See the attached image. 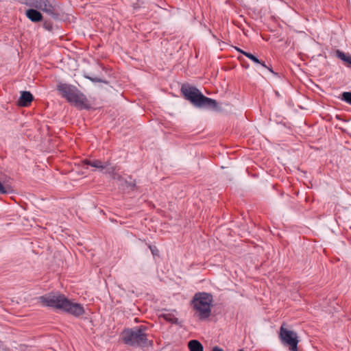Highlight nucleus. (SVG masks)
<instances>
[{
    "instance_id": "nucleus-1",
    "label": "nucleus",
    "mask_w": 351,
    "mask_h": 351,
    "mask_svg": "<svg viewBox=\"0 0 351 351\" xmlns=\"http://www.w3.org/2000/svg\"><path fill=\"white\" fill-rule=\"evenodd\" d=\"M38 300L43 306L59 309L75 317H80L85 312L82 305L71 302L63 294L50 293L39 297Z\"/></svg>"
},
{
    "instance_id": "nucleus-2",
    "label": "nucleus",
    "mask_w": 351,
    "mask_h": 351,
    "mask_svg": "<svg viewBox=\"0 0 351 351\" xmlns=\"http://www.w3.org/2000/svg\"><path fill=\"white\" fill-rule=\"evenodd\" d=\"M57 90L61 96L75 107L80 109L89 110L90 105L86 95H84L77 88L73 85L59 83L57 86Z\"/></svg>"
},
{
    "instance_id": "nucleus-3",
    "label": "nucleus",
    "mask_w": 351,
    "mask_h": 351,
    "mask_svg": "<svg viewBox=\"0 0 351 351\" xmlns=\"http://www.w3.org/2000/svg\"><path fill=\"white\" fill-rule=\"evenodd\" d=\"M181 93L184 97L189 101L195 107L216 109L217 103L215 99L204 96L197 88L188 84L181 87Z\"/></svg>"
},
{
    "instance_id": "nucleus-4",
    "label": "nucleus",
    "mask_w": 351,
    "mask_h": 351,
    "mask_svg": "<svg viewBox=\"0 0 351 351\" xmlns=\"http://www.w3.org/2000/svg\"><path fill=\"white\" fill-rule=\"evenodd\" d=\"M145 329L143 326L125 329L121 333L123 341L126 345L131 346L143 347L147 346L148 339Z\"/></svg>"
},
{
    "instance_id": "nucleus-5",
    "label": "nucleus",
    "mask_w": 351,
    "mask_h": 351,
    "mask_svg": "<svg viewBox=\"0 0 351 351\" xmlns=\"http://www.w3.org/2000/svg\"><path fill=\"white\" fill-rule=\"evenodd\" d=\"M31 8H34L50 16L54 20L60 19L61 10L56 0H25L21 1Z\"/></svg>"
},
{
    "instance_id": "nucleus-6",
    "label": "nucleus",
    "mask_w": 351,
    "mask_h": 351,
    "mask_svg": "<svg viewBox=\"0 0 351 351\" xmlns=\"http://www.w3.org/2000/svg\"><path fill=\"white\" fill-rule=\"evenodd\" d=\"M213 295L207 293H196L193 300L195 315L200 319L208 318L211 313Z\"/></svg>"
},
{
    "instance_id": "nucleus-7",
    "label": "nucleus",
    "mask_w": 351,
    "mask_h": 351,
    "mask_svg": "<svg viewBox=\"0 0 351 351\" xmlns=\"http://www.w3.org/2000/svg\"><path fill=\"white\" fill-rule=\"evenodd\" d=\"M279 337L283 345L289 346L290 351H298V336L295 331L287 328L285 323L280 328Z\"/></svg>"
},
{
    "instance_id": "nucleus-8",
    "label": "nucleus",
    "mask_w": 351,
    "mask_h": 351,
    "mask_svg": "<svg viewBox=\"0 0 351 351\" xmlns=\"http://www.w3.org/2000/svg\"><path fill=\"white\" fill-rule=\"evenodd\" d=\"M27 18L33 23H38L43 20L42 13L36 8H30L26 10Z\"/></svg>"
},
{
    "instance_id": "nucleus-9",
    "label": "nucleus",
    "mask_w": 351,
    "mask_h": 351,
    "mask_svg": "<svg viewBox=\"0 0 351 351\" xmlns=\"http://www.w3.org/2000/svg\"><path fill=\"white\" fill-rule=\"evenodd\" d=\"M33 100L34 97L29 91H22L18 100V105L22 107H27Z\"/></svg>"
},
{
    "instance_id": "nucleus-10",
    "label": "nucleus",
    "mask_w": 351,
    "mask_h": 351,
    "mask_svg": "<svg viewBox=\"0 0 351 351\" xmlns=\"http://www.w3.org/2000/svg\"><path fill=\"white\" fill-rule=\"evenodd\" d=\"M83 163L88 166H90L95 169H97L100 171H102L103 169H104L109 165L108 161L102 162L99 160H88V159L83 160Z\"/></svg>"
},
{
    "instance_id": "nucleus-11",
    "label": "nucleus",
    "mask_w": 351,
    "mask_h": 351,
    "mask_svg": "<svg viewBox=\"0 0 351 351\" xmlns=\"http://www.w3.org/2000/svg\"><path fill=\"white\" fill-rule=\"evenodd\" d=\"M188 347L190 351H204L202 344L197 340H191L188 343Z\"/></svg>"
},
{
    "instance_id": "nucleus-12",
    "label": "nucleus",
    "mask_w": 351,
    "mask_h": 351,
    "mask_svg": "<svg viewBox=\"0 0 351 351\" xmlns=\"http://www.w3.org/2000/svg\"><path fill=\"white\" fill-rule=\"evenodd\" d=\"M160 317L164 318L166 321L171 323H176V317L171 313H164L160 315Z\"/></svg>"
},
{
    "instance_id": "nucleus-13",
    "label": "nucleus",
    "mask_w": 351,
    "mask_h": 351,
    "mask_svg": "<svg viewBox=\"0 0 351 351\" xmlns=\"http://www.w3.org/2000/svg\"><path fill=\"white\" fill-rule=\"evenodd\" d=\"M337 53L338 57L341 60L351 64V57L346 56L344 53H343L339 50L337 51Z\"/></svg>"
},
{
    "instance_id": "nucleus-14",
    "label": "nucleus",
    "mask_w": 351,
    "mask_h": 351,
    "mask_svg": "<svg viewBox=\"0 0 351 351\" xmlns=\"http://www.w3.org/2000/svg\"><path fill=\"white\" fill-rule=\"evenodd\" d=\"M241 53L245 56L247 58L252 60L255 63H261V60H259L256 56H254L253 54L246 52V51H241Z\"/></svg>"
},
{
    "instance_id": "nucleus-15",
    "label": "nucleus",
    "mask_w": 351,
    "mask_h": 351,
    "mask_svg": "<svg viewBox=\"0 0 351 351\" xmlns=\"http://www.w3.org/2000/svg\"><path fill=\"white\" fill-rule=\"evenodd\" d=\"M341 99L351 105V92L343 93Z\"/></svg>"
},
{
    "instance_id": "nucleus-16",
    "label": "nucleus",
    "mask_w": 351,
    "mask_h": 351,
    "mask_svg": "<svg viewBox=\"0 0 351 351\" xmlns=\"http://www.w3.org/2000/svg\"><path fill=\"white\" fill-rule=\"evenodd\" d=\"M85 77L88 79L89 80H90L93 82H103L104 84H108V81L102 80V79L97 77H89V76L85 75Z\"/></svg>"
},
{
    "instance_id": "nucleus-17",
    "label": "nucleus",
    "mask_w": 351,
    "mask_h": 351,
    "mask_svg": "<svg viewBox=\"0 0 351 351\" xmlns=\"http://www.w3.org/2000/svg\"><path fill=\"white\" fill-rule=\"evenodd\" d=\"M148 247L150 249L152 254H153L154 256H159V250H158L156 246L149 244Z\"/></svg>"
},
{
    "instance_id": "nucleus-18",
    "label": "nucleus",
    "mask_w": 351,
    "mask_h": 351,
    "mask_svg": "<svg viewBox=\"0 0 351 351\" xmlns=\"http://www.w3.org/2000/svg\"><path fill=\"white\" fill-rule=\"evenodd\" d=\"M43 27L45 29L51 31L53 29L52 23L50 21H45L43 23Z\"/></svg>"
},
{
    "instance_id": "nucleus-19",
    "label": "nucleus",
    "mask_w": 351,
    "mask_h": 351,
    "mask_svg": "<svg viewBox=\"0 0 351 351\" xmlns=\"http://www.w3.org/2000/svg\"><path fill=\"white\" fill-rule=\"evenodd\" d=\"M6 193H8V189L0 182V194H6Z\"/></svg>"
},
{
    "instance_id": "nucleus-20",
    "label": "nucleus",
    "mask_w": 351,
    "mask_h": 351,
    "mask_svg": "<svg viewBox=\"0 0 351 351\" xmlns=\"http://www.w3.org/2000/svg\"><path fill=\"white\" fill-rule=\"evenodd\" d=\"M125 184L128 187H130L131 189H134V188L136 186V182L133 181L129 182L128 181H125Z\"/></svg>"
},
{
    "instance_id": "nucleus-21",
    "label": "nucleus",
    "mask_w": 351,
    "mask_h": 351,
    "mask_svg": "<svg viewBox=\"0 0 351 351\" xmlns=\"http://www.w3.org/2000/svg\"><path fill=\"white\" fill-rule=\"evenodd\" d=\"M212 351H223V349L219 348L218 346H215L213 348Z\"/></svg>"
},
{
    "instance_id": "nucleus-22",
    "label": "nucleus",
    "mask_w": 351,
    "mask_h": 351,
    "mask_svg": "<svg viewBox=\"0 0 351 351\" xmlns=\"http://www.w3.org/2000/svg\"><path fill=\"white\" fill-rule=\"evenodd\" d=\"M259 64H261L263 66H264L265 68L267 67V65L265 64L264 62L261 61V63H259Z\"/></svg>"
},
{
    "instance_id": "nucleus-23",
    "label": "nucleus",
    "mask_w": 351,
    "mask_h": 351,
    "mask_svg": "<svg viewBox=\"0 0 351 351\" xmlns=\"http://www.w3.org/2000/svg\"><path fill=\"white\" fill-rule=\"evenodd\" d=\"M266 68H267V69H268V70H269L270 72H271V73H273L276 74V73L273 71V70H272L271 68H269V67H268V66H267Z\"/></svg>"
},
{
    "instance_id": "nucleus-24",
    "label": "nucleus",
    "mask_w": 351,
    "mask_h": 351,
    "mask_svg": "<svg viewBox=\"0 0 351 351\" xmlns=\"http://www.w3.org/2000/svg\"><path fill=\"white\" fill-rule=\"evenodd\" d=\"M235 49H236L238 51H239L240 53H241V51H243V50L240 49H239V48H238V47H235Z\"/></svg>"
},
{
    "instance_id": "nucleus-25",
    "label": "nucleus",
    "mask_w": 351,
    "mask_h": 351,
    "mask_svg": "<svg viewBox=\"0 0 351 351\" xmlns=\"http://www.w3.org/2000/svg\"><path fill=\"white\" fill-rule=\"evenodd\" d=\"M239 351H244V350H242V349H241V350H239Z\"/></svg>"
}]
</instances>
